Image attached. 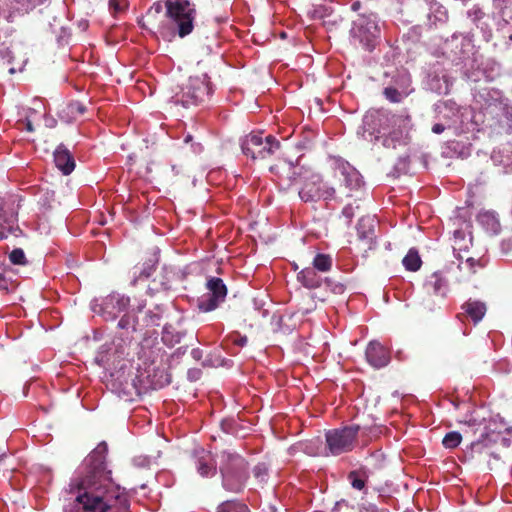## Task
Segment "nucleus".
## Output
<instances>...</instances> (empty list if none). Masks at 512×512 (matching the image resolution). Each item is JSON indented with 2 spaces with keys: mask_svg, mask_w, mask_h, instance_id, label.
<instances>
[{
  "mask_svg": "<svg viewBox=\"0 0 512 512\" xmlns=\"http://www.w3.org/2000/svg\"><path fill=\"white\" fill-rule=\"evenodd\" d=\"M108 446L101 442L84 460L83 475L70 483L76 493L65 512H130V501L107 469Z\"/></svg>",
  "mask_w": 512,
  "mask_h": 512,
  "instance_id": "obj_1",
  "label": "nucleus"
},
{
  "mask_svg": "<svg viewBox=\"0 0 512 512\" xmlns=\"http://www.w3.org/2000/svg\"><path fill=\"white\" fill-rule=\"evenodd\" d=\"M212 93L213 88L210 78L206 73H202L190 76L182 84L180 91L174 95L173 99L175 104L188 108L205 103L210 99Z\"/></svg>",
  "mask_w": 512,
  "mask_h": 512,
  "instance_id": "obj_2",
  "label": "nucleus"
},
{
  "mask_svg": "<svg viewBox=\"0 0 512 512\" xmlns=\"http://www.w3.org/2000/svg\"><path fill=\"white\" fill-rule=\"evenodd\" d=\"M166 16L176 29L180 38L192 33L197 16L195 3L190 0H166Z\"/></svg>",
  "mask_w": 512,
  "mask_h": 512,
  "instance_id": "obj_3",
  "label": "nucleus"
},
{
  "mask_svg": "<svg viewBox=\"0 0 512 512\" xmlns=\"http://www.w3.org/2000/svg\"><path fill=\"white\" fill-rule=\"evenodd\" d=\"M371 428L361 427L358 424H351L338 429H332L326 432L325 439L329 452L332 455H340L350 452L357 443L358 434L362 436L371 433Z\"/></svg>",
  "mask_w": 512,
  "mask_h": 512,
  "instance_id": "obj_4",
  "label": "nucleus"
},
{
  "mask_svg": "<svg viewBox=\"0 0 512 512\" xmlns=\"http://www.w3.org/2000/svg\"><path fill=\"white\" fill-rule=\"evenodd\" d=\"M301 184L298 195L304 202H316L320 199L332 200L336 196V187L324 183L319 174L309 170L303 175Z\"/></svg>",
  "mask_w": 512,
  "mask_h": 512,
  "instance_id": "obj_5",
  "label": "nucleus"
},
{
  "mask_svg": "<svg viewBox=\"0 0 512 512\" xmlns=\"http://www.w3.org/2000/svg\"><path fill=\"white\" fill-rule=\"evenodd\" d=\"M280 148L279 141L268 135L262 137V133H250L246 135L241 142L242 152L250 156L253 160L266 159L273 155Z\"/></svg>",
  "mask_w": 512,
  "mask_h": 512,
  "instance_id": "obj_6",
  "label": "nucleus"
},
{
  "mask_svg": "<svg viewBox=\"0 0 512 512\" xmlns=\"http://www.w3.org/2000/svg\"><path fill=\"white\" fill-rule=\"evenodd\" d=\"M334 178L337 183L333 186L336 191H340L346 197L351 196L353 190H357L362 185V177L360 173L347 161L335 158L332 165Z\"/></svg>",
  "mask_w": 512,
  "mask_h": 512,
  "instance_id": "obj_7",
  "label": "nucleus"
},
{
  "mask_svg": "<svg viewBox=\"0 0 512 512\" xmlns=\"http://www.w3.org/2000/svg\"><path fill=\"white\" fill-rule=\"evenodd\" d=\"M270 171L276 176V183L280 190L288 191L293 186L300 184L307 169L294 165L292 162L279 161L270 167Z\"/></svg>",
  "mask_w": 512,
  "mask_h": 512,
  "instance_id": "obj_8",
  "label": "nucleus"
},
{
  "mask_svg": "<svg viewBox=\"0 0 512 512\" xmlns=\"http://www.w3.org/2000/svg\"><path fill=\"white\" fill-rule=\"evenodd\" d=\"M354 25L355 33L360 41L364 43L368 49H371L373 47V40L380 37L377 15L375 13L359 14Z\"/></svg>",
  "mask_w": 512,
  "mask_h": 512,
  "instance_id": "obj_9",
  "label": "nucleus"
},
{
  "mask_svg": "<svg viewBox=\"0 0 512 512\" xmlns=\"http://www.w3.org/2000/svg\"><path fill=\"white\" fill-rule=\"evenodd\" d=\"M206 288L209 291V295L199 301L198 307L203 312H210L225 300L227 287L221 278L211 277L207 280Z\"/></svg>",
  "mask_w": 512,
  "mask_h": 512,
  "instance_id": "obj_10",
  "label": "nucleus"
},
{
  "mask_svg": "<svg viewBox=\"0 0 512 512\" xmlns=\"http://www.w3.org/2000/svg\"><path fill=\"white\" fill-rule=\"evenodd\" d=\"M129 298L119 294H111L105 297L101 310L106 319H115L116 316L129 306Z\"/></svg>",
  "mask_w": 512,
  "mask_h": 512,
  "instance_id": "obj_11",
  "label": "nucleus"
},
{
  "mask_svg": "<svg viewBox=\"0 0 512 512\" xmlns=\"http://www.w3.org/2000/svg\"><path fill=\"white\" fill-rule=\"evenodd\" d=\"M425 294L443 300L448 293V281L442 272L432 273L424 283Z\"/></svg>",
  "mask_w": 512,
  "mask_h": 512,
  "instance_id": "obj_12",
  "label": "nucleus"
},
{
  "mask_svg": "<svg viewBox=\"0 0 512 512\" xmlns=\"http://www.w3.org/2000/svg\"><path fill=\"white\" fill-rule=\"evenodd\" d=\"M368 363L374 368H382L389 363L390 356L387 349L377 341H371L365 351Z\"/></svg>",
  "mask_w": 512,
  "mask_h": 512,
  "instance_id": "obj_13",
  "label": "nucleus"
},
{
  "mask_svg": "<svg viewBox=\"0 0 512 512\" xmlns=\"http://www.w3.org/2000/svg\"><path fill=\"white\" fill-rule=\"evenodd\" d=\"M54 162L64 175H69L75 169L74 157L64 144L58 145L55 149Z\"/></svg>",
  "mask_w": 512,
  "mask_h": 512,
  "instance_id": "obj_14",
  "label": "nucleus"
},
{
  "mask_svg": "<svg viewBox=\"0 0 512 512\" xmlns=\"http://www.w3.org/2000/svg\"><path fill=\"white\" fill-rule=\"evenodd\" d=\"M248 477V470L232 473L226 469L225 474L222 475L223 486L228 491L239 493L244 489Z\"/></svg>",
  "mask_w": 512,
  "mask_h": 512,
  "instance_id": "obj_15",
  "label": "nucleus"
},
{
  "mask_svg": "<svg viewBox=\"0 0 512 512\" xmlns=\"http://www.w3.org/2000/svg\"><path fill=\"white\" fill-rule=\"evenodd\" d=\"M228 469L232 473L247 471V462L245 459L236 453L223 452L221 455L220 472L221 475L225 474V470Z\"/></svg>",
  "mask_w": 512,
  "mask_h": 512,
  "instance_id": "obj_16",
  "label": "nucleus"
},
{
  "mask_svg": "<svg viewBox=\"0 0 512 512\" xmlns=\"http://www.w3.org/2000/svg\"><path fill=\"white\" fill-rule=\"evenodd\" d=\"M357 234L360 240L371 245L375 237V220L370 216L361 217L357 224Z\"/></svg>",
  "mask_w": 512,
  "mask_h": 512,
  "instance_id": "obj_17",
  "label": "nucleus"
},
{
  "mask_svg": "<svg viewBox=\"0 0 512 512\" xmlns=\"http://www.w3.org/2000/svg\"><path fill=\"white\" fill-rule=\"evenodd\" d=\"M297 280L308 289L319 288L322 284V277L313 267H306L298 272Z\"/></svg>",
  "mask_w": 512,
  "mask_h": 512,
  "instance_id": "obj_18",
  "label": "nucleus"
},
{
  "mask_svg": "<svg viewBox=\"0 0 512 512\" xmlns=\"http://www.w3.org/2000/svg\"><path fill=\"white\" fill-rule=\"evenodd\" d=\"M462 309L475 324L482 320L487 310L485 303L477 300H468L462 305Z\"/></svg>",
  "mask_w": 512,
  "mask_h": 512,
  "instance_id": "obj_19",
  "label": "nucleus"
},
{
  "mask_svg": "<svg viewBox=\"0 0 512 512\" xmlns=\"http://www.w3.org/2000/svg\"><path fill=\"white\" fill-rule=\"evenodd\" d=\"M402 262L406 270L411 272L418 271L422 265L418 251L413 248L408 251Z\"/></svg>",
  "mask_w": 512,
  "mask_h": 512,
  "instance_id": "obj_20",
  "label": "nucleus"
},
{
  "mask_svg": "<svg viewBox=\"0 0 512 512\" xmlns=\"http://www.w3.org/2000/svg\"><path fill=\"white\" fill-rule=\"evenodd\" d=\"M181 338L182 334L176 331L171 325H166L163 328L161 340L166 346H175L176 344L180 343Z\"/></svg>",
  "mask_w": 512,
  "mask_h": 512,
  "instance_id": "obj_21",
  "label": "nucleus"
},
{
  "mask_svg": "<svg viewBox=\"0 0 512 512\" xmlns=\"http://www.w3.org/2000/svg\"><path fill=\"white\" fill-rule=\"evenodd\" d=\"M332 257L329 254L318 253L313 261V268L318 272H328L332 268Z\"/></svg>",
  "mask_w": 512,
  "mask_h": 512,
  "instance_id": "obj_22",
  "label": "nucleus"
},
{
  "mask_svg": "<svg viewBox=\"0 0 512 512\" xmlns=\"http://www.w3.org/2000/svg\"><path fill=\"white\" fill-rule=\"evenodd\" d=\"M117 327L123 330L121 337H128L136 330V322L133 317L125 314L119 320Z\"/></svg>",
  "mask_w": 512,
  "mask_h": 512,
  "instance_id": "obj_23",
  "label": "nucleus"
},
{
  "mask_svg": "<svg viewBox=\"0 0 512 512\" xmlns=\"http://www.w3.org/2000/svg\"><path fill=\"white\" fill-rule=\"evenodd\" d=\"M217 512H249V509L246 504L240 501L230 500L221 503Z\"/></svg>",
  "mask_w": 512,
  "mask_h": 512,
  "instance_id": "obj_24",
  "label": "nucleus"
},
{
  "mask_svg": "<svg viewBox=\"0 0 512 512\" xmlns=\"http://www.w3.org/2000/svg\"><path fill=\"white\" fill-rule=\"evenodd\" d=\"M197 471L202 476H209L215 474L216 467L212 464L209 456L201 457L197 462Z\"/></svg>",
  "mask_w": 512,
  "mask_h": 512,
  "instance_id": "obj_25",
  "label": "nucleus"
},
{
  "mask_svg": "<svg viewBox=\"0 0 512 512\" xmlns=\"http://www.w3.org/2000/svg\"><path fill=\"white\" fill-rule=\"evenodd\" d=\"M403 133L401 130H394L389 135H383L378 139L382 141V145L386 148H395L396 143L402 139Z\"/></svg>",
  "mask_w": 512,
  "mask_h": 512,
  "instance_id": "obj_26",
  "label": "nucleus"
},
{
  "mask_svg": "<svg viewBox=\"0 0 512 512\" xmlns=\"http://www.w3.org/2000/svg\"><path fill=\"white\" fill-rule=\"evenodd\" d=\"M441 301L442 300H438L435 296L425 294L422 299L421 306L426 313H433L440 309Z\"/></svg>",
  "mask_w": 512,
  "mask_h": 512,
  "instance_id": "obj_27",
  "label": "nucleus"
},
{
  "mask_svg": "<svg viewBox=\"0 0 512 512\" xmlns=\"http://www.w3.org/2000/svg\"><path fill=\"white\" fill-rule=\"evenodd\" d=\"M348 480L354 489L362 490L366 485L367 477L359 471H351L348 474Z\"/></svg>",
  "mask_w": 512,
  "mask_h": 512,
  "instance_id": "obj_28",
  "label": "nucleus"
},
{
  "mask_svg": "<svg viewBox=\"0 0 512 512\" xmlns=\"http://www.w3.org/2000/svg\"><path fill=\"white\" fill-rule=\"evenodd\" d=\"M461 440V434L459 432L452 431L444 436L442 443L446 448L453 449L461 443Z\"/></svg>",
  "mask_w": 512,
  "mask_h": 512,
  "instance_id": "obj_29",
  "label": "nucleus"
},
{
  "mask_svg": "<svg viewBox=\"0 0 512 512\" xmlns=\"http://www.w3.org/2000/svg\"><path fill=\"white\" fill-rule=\"evenodd\" d=\"M9 260L14 265L24 266L27 264V259L23 249L15 248L9 253Z\"/></svg>",
  "mask_w": 512,
  "mask_h": 512,
  "instance_id": "obj_30",
  "label": "nucleus"
},
{
  "mask_svg": "<svg viewBox=\"0 0 512 512\" xmlns=\"http://www.w3.org/2000/svg\"><path fill=\"white\" fill-rule=\"evenodd\" d=\"M385 98L392 103H400L403 99V94L394 87H386L383 91Z\"/></svg>",
  "mask_w": 512,
  "mask_h": 512,
  "instance_id": "obj_31",
  "label": "nucleus"
},
{
  "mask_svg": "<svg viewBox=\"0 0 512 512\" xmlns=\"http://www.w3.org/2000/svg\"><path fill=\"white\" fill-rule=\"evenodd\" d=\"M67 109H68V112L74 117L83 115L87 110L86 106L79 101H73V102L69 103L67 106Z\"/></svg>",
  "mask_w": 512,
  "mask_h": 512,
  "instance_id": "obj_32",
  "label": "nucleus"
},
{
  "mask_svg": "<svg viewBox=\"0 0 512 512\" xmlns=\"http://www.w3.org/2000/svg\"><path fill=\"white\" fill-rule=\"evenodd\" d=\"M253 474L260 482H264L268 476V469L265 464H257L253 469Z\"/></svg>",
  "mask_w": 512,
  "mask_h": 512,
  "instance_id": "obj_33",
  "label": "nucleus"
},
{
  "mask_svg": "<svg viewBox=\"0 0 512 512\" xmlns=\"http://www.w3.org/2000/svg\"><path fill=\"white\" fill-rule=\"evenodd\" d=\"M355 215V207L352 204H347L341 212V216L345 218L346 224H349Z\"/></svg>",
  "mask_w": 512,
  "mask_h": 512,
  "instance_id": "obj_34",
  "label": "nucleus"
},
{
  "mask_svg": "<svg viewBox=\"0 0 512 512\" xmlns=\"http://www.w3.org/2000/svg\"><path fill=\"white\" fill-rule=\"evenodd\" d=\"M160 321V316L158 314H153L149 316V320L147 321V325L158 326Z\"/></svg>",
  "mask_w": 512,
  "mask_h": 512,
  "instance_id": "obj_35",
  "label": "nucleus"
},
{
  "mask_svg": "<svg viewBox=\"0 0 512 512\" xmlns=\"http://www.w3.org/2000/svg\"><path fill=\"white\" fill-rule=\"evenodd\" d=\"M162 9H163V7L160 2L154 3L153 6L148 11V14H150L152 11H154L156 14L161 13Z\"/></svg>",
  "mask_w": 512,
  "mask_h": 512,
  "instance_id": "obj_36",
  "label": "nucleus"
},
{
  "mask_svg": "<svg viewBox=\"0 0 512 512\" xmlns=\"http://www.w3.org/2000/svg\"><path fill=\"white\" fill-rule=\"evenodd\" d=\"M445 130V127L443 124L436 123L432 126V132L435 134H441Z\"/></svg>",
  "mask_w": 512,
  "mask_h": 512,
  "instance_id": "obj_37",
  "label": "nucleus"
},
{
  "mask_svg": "<svg viewBox=\"0 0 512 512\" xmlns=\"http://www.w3.org/2000/svg\"><path fill=\"white\" fill-rule=\"evenodd\" d=\"M247 337L246 336H240L238 339H236L234 342L235 344H237L238 346H245L247 344Z\"/></svg>",
  "mask_w": 512,
  "mask_h": 512,
  "instance_id": "obj_38",
  "label": "nucleus"
},
{
  "mask_svg": "<svg viewBox=\"0 0 512 512\" xmlns=\"http://www.w3.org/2000/svg\"><path fill=\"white\" fill-rule=\"evenodd\" d=\"M24 125H25V129L28 131V132H33L34 131V126L32 124V121L29 119V118H26L25 121H24Z\"/></svg>",
  "mask_w": 512,
  "mask_h": 512,
  "instance_id": "obj_39",
  "label": "nucleus"
},
{
  "mask_svg": "<svg viewBox=\"0 0 512 512\" xmlns=\"http://www.w3.org/2000/svg\"><path fill=\"white\" fill-rule=\"evenodd\" d=\"M360 8H361V2H360V1H355V2H353V3H352V5H351V9H352L353 11H355V12H356V11H359V10H360Z\"/></svg>",
  "mask_w": 512,
  "mask_h": 512,
  "instance_id": "obj_40",
  "label": "nucleus"
},
{
  "mask_svg": "<svg viewBox=\"0 0 512 512\" xmlns=\"http://www.w3.org/2000/svg\"><path fill=\"white\" fill-rule=\"evenodd\" d=\"M28 2L30 3L31 7L34 8L36 7L37 5H40L43 3L42 0H28Z\"/></svg>",
  "mask_w": 512,
  "mask_h": 512,
  "instance_id": "obj_41",
  "label": "nucleus"
},
{
  "mask_svg": "<svg viewBox=\"0 0 512 512\" xmlns=\"http://www.w3.org/2000/svg\"><path fill=\"white\" fill-rule=\"evenodd\" d=\"M192 355L195 359H198L199 358V355H200V350L199 349H194L192 351Z\"/></svg>",
  "mask_w": 512,
  "mask_h": 512,
  "instance_id": "obj_42",
  "label": "nucleus"
},
{
  "mask_svg": "<svg viewBox=\"0 0 512 512\" xmlns=\"http://www.w3.org/2000/svg\"><path fill=\"white\" fill-rule=\"evenodd\" d=\"M193 139L192 135L188 134L185 138H184V142L185 143H189L191 142Z\"/></svg>",
  "mask_w": 512,
  "mask_h": 512,
  "instance_id": "obj_43",
  "label": "nucleus"
},
{
  "mask_svg": "<svg viewBox=\"0 0 512 512\" xmlns=\"http://www.w3.org/2000/svg\"><path fill=\"white\" fill-rule=\"evenodd\" d=\"M392 120H393V122H394V123H396V121H397V120H400V118H399V117H396L395 115H393V116H392Z\"/></svg>",
  "mask_w": 512,
  "mask_h": 512,
  "instance_id": "obj_44",
  "label": "nucleus"
}]
</instances>
